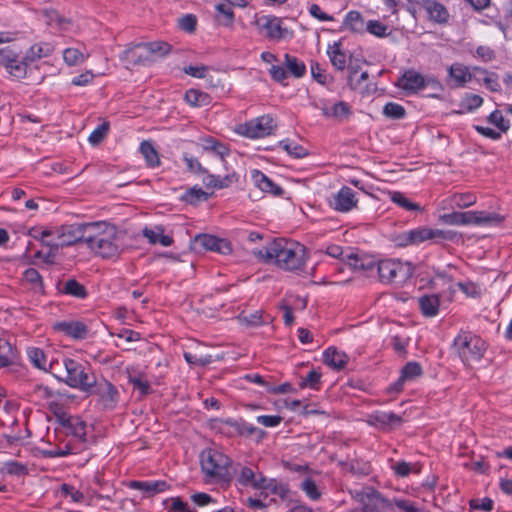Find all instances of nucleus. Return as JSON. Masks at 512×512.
Here are the masks:
<instances>
[{
    "label": "nucleus",
    "instance_id": "1",
    "mask_svg": "<svg viewBox=\"0 0 512 512\" xmlns=\"http://www.w3.org/2000/svg\"><path fill=\"white\" fill-rule=\"evenodd\" d=\"M255 255L268 264L278 268L301 274L305 271L309 254L306 247L287 239H275L255 252Z\"/></svg>",
    "mask_w": 512,
    "mask_h": 512
},
{
    "label": "nucleus",
    "instance_id": "2",
    "mask_svg": "<svg viewBox=\"0 0 512 512\" xmlns=\"http://www.w3.org/2000/svg\"><path fill=\"white\" fill-rule=\"evenodd\" d=\"M200 466L206 484H228L232 480L231 459L222 451L207 448L200 454Z\"/></svg>",
    "mask_w": 512,
    "mask_h": 512
},
{
    "label": "nucleus",
    "instance_id": "3",
    "mask_svg": "<svg viewBox=\"0 0 512 512\" xmlns=\"http://www.w3.org/2000/svg\"><path fill=\"white\" fill-rule=\"evenodd\" d=\"M454 233L428 226H419L403 231L394 237L397 246H418L424 242L439 243L441 241L453 240Z\"/></svg>",
    "mask_w": 512,
    "mask_h": 512
},
{
    "label": "nucleus",
    "instance_id": "4",
    "mask_svg": "<svg viewBox=\"0 0 512 512\" xmlns=\"http://www.w3.org/2000/svg\"><path fill=\"white\" fill-rule=\"evenodd\" d=\"M453 348L465 365L478 362L486 351L485 341L470 331H460L454 338Z\"/></svg>",
    "mask_w": 512,
    "mask_h": 512
},
{
    "label": "nucleus",
    "instance_id": "5",
    "mask_svg": "<svg viewBox=\"0 0 512 512\" xmlns=\"http://www.w3.org/2000/svg\"><path fill=\"white\" fill-rule=\"evenodd\" d=\"M159 51V42L138 43L125 49L120 55V60L126 68L130 69L138 65H147L155 61Z\"/></svg>",
    "mask_w": 512,
    "mask_h": 512
},
{
    "label": "nucleus",
    "instance_id": "6",
    "mask_svg": "<svg viewBox=\"0 0 512 512\" xmlns=\"http://www.w3.org/2000/svg\"><path fill=\"white\" fill-rule=\"evenodd\" d=\"M379 278L383 283H404L413 275V267L408 262L385 259L377 263Z\"/></svg>",
    "mask_w": 512,
    "mask_h": 512
},
{
    "label": "nucleus",
    "instance_id": "7",
    "mask_svg": "<svg viewBox=\"0 0 512 512\" xmlns=\"http://www.w3.org/2000/svg\"><path fill=\"white\" fill-rule=\"evenodd\" d=\"M65 367V383L72 387L78 388L84 392L92 390L95 384V378L88 373L86 367L78 361L66 358L63 361Z\"/></svg>",
    "mask_w": 512,
    "mask_h": 512
},
{
    "label": "nucleus",
    "instance_id": "8",
    "mask_svg": "<svg viewBox=\"0 0 512 512\" xmlns=\"http://www.w3.org/2000/svg\"><path fill=\"white\" fill-rule=\"evenodd\" d=\"M275 129L276 123L273 117L270 115H262L239 124L235 132L249 139H260L271 135Z\"/></svg>",
    "mask_w": 512,
    "mask_h": 512
},
{
    "label": "nucleus",
    "instance_id": "9",
    "mask_svg": "<svg viewBox=\"0 0 512 512\" xmlns=\"http://www.w3.org/2000/svg\"><path fill=\"white\" fill-rule=\"evenodd\" d=\"M258 32L272 41L291 39L293 32L283 26L280 18L273 15H261L255 19Z\"/></svg>",
    "mask_w": 512,
    "mask_h": 512
},
{
    "label": "nucleus",
    "instance_id": "10",
    "mask_svg": "<svg viewBox=\"0 0 512 512\" xmlns=\"http://www.w3.org/2000/svg\"><path fill=\"white\" fill-rule=\"evenodd\" d=\"M84 226L85 223H73L55 227L56 237L47 240L46 245L57 249L84 242Z\"/></svg>",
    "mask_w": 512,
    "mask_h": 512
},
{
    "label": "nucleus",
    "instance_id": "11",
    "mask_svg": "<svg viewBox=\"0 0 512 512\" xmlns=\"http://www.w3.org/2000/svg\"><path fill=\"white\" fill-rule=\"evenodd\" d=\"M433 81V78H426L417 70L410 68L401 74L395 85L407 94H415L426 88Z\"/></svg>",
    "mask_w": 512,
    "mask_h": 512
},
{
    "label": "nucleus",
    "instance_id": "12",
    "mask_svg": "<svg viewBox=\"0 0 512 512\" xmlns=\"http://www.w3.org/2000/svg\"><path fill=\"white\" fill-rule=\"evenodd\" d=\"M358 202L359 199L356 192L348 186H342L331 196L328 204L336 212L348 213L357 207Z\"/></svg>",
    "mask_w": 512,
    "mask_h": 512
},
{
    "label": "nucleus",
    "instance_id": "13",
    "mask_svg": "<svg viewBox=\"0 0 512 512\" xmlns=\"http://www.w3.org/2000/svg\"><path fill=\"white\" fill-rule=\"evenodd\" d=\"M485 212H452L440 216V221L448 225L484 224L492 221Z\"/></svg>",
    "mask_w": 512,
    "mask_h": 512
},
{
    "label": "nucleus",
    "instance_id": "14",
    "mask_svg": "<svg viewBox=\"0 0 512 512\" xmlns=\"http://www.w3.org/2000/svg\"><path fill=\"white\" fill-rule=\"evenodd\" d=\"M98 397V404L105 410H113L119 401L116 387L107 380L96 382L90 391Z\"/></svg>",
    "mask_w": 512,
    "mask_h": 512
},
{
    "label": "nucleus",
    "instance_id": "15",
    "mask_svg": "<svg viewBox=\"0 0 512 512\" xmlns=\"http://www.w3.org/2000/svg\"><path fill=\"white\" fill-rule=\"evenodd\" d=\"M194 248L217 252L227 255L232 252L231 243L224 239L210 234H199L194 238Z\"/></svg>",
    "mask_w": 512,
    "mask_h": 512
},
{
    "label": "nucleus",
    "instance_id": "16",
    "mask_svg": "<svg viewBox=\"0 0 512 512\" xmlns=\"http://www.w3.org/2000/svg\"><path fill=\"white\" fill-rule=\"evenodd\" d=\"M313 106L320 110L324 117L337 121H343L351 115V108L344 101L331 103L327 100H319L313 103Z\"/></svg>",
    "mask_w": 512,
    "mask_h": 512
},
{
    "label": "nucleus",
    "instance_id": "17",
    "mask_svg": "<svg viewBox=\"0 0 512 512\" xmlns=\"http://www.w3.org/2000/svg\"><path fill=\"white\" fill-rule=\"evenodd\" d=\"M116 229L114 225L106 221L87 222L84 226V243L89 247L98 239L107 237L110 233H115Z\"/></svg>",
    "mask_w": 512,
    "mask_h": 512
},
{
    "label": "nucleus",
    "instance_id": "18",
    "mask_svg": "<svg viewBox=\"0 0 512 512\" xmlns=\"http://www.w3.org/2000/svg\"><path fill=\"white\" fill-rule=\"evenodd\" d=\"M421 6L428 21L438 25H446L449 22L450 13L444 4L437 0H422Z\"/></svg>",
    "mask_w": 512,
    "mask_h": 512
},
{
    "label": "nucleus",
    "instance_id": "19",
    "mask_svg": "<svg viewBox=\"0 0 512 512\" xmlns=\"http://www.w3.org/2000/svg\"><path fill=\"white\" fill-rule=\"evenodd\" d=\"M448 84L452 87L463 88L471 82L473 75L469 66L455 62L448 69Z\"/></svg>",
    "mask_w": 512,
    "mask_h": 512
},
{
    "label": "nucleus",
    "instance_id": "20",
    "mask_svg": "<svg viewBox=\"0 0 512 512\" xmlns=\"http://www.w3.org/2000/svg\"><path fill=\"white\" fill-rule=\"evenodd\" d=\"M117 229L115 233L108 234L107 237H103L102 239H98L93 245L88 248L94 252L95 254L103 257V258H112L117 256L119 253V245L117 242Z\"/></svg>",
    "mask_w": 512,
    "mask_h": 512
},
{
    "label": "nucleus",
    "instance_id": "21",
    "mask_svg": "<svg viewBox=\"0 0 512 512\" xmlns=\"http://www.w3.org/2000/svg\"><path fill=\"white\" fill-rule=\"evenodd\" d=\"M199 145L203 152L219 158L222 162L226 161L231 152L227 144L211 136L200 137Z\"/></svg>",
    "mask_w": 512,
    "mask_h": 512
},
{
    "label": "nucleus",
    "instance_id": "22",
    "mask_svg": "<svg viewBox=\"0 0 512 512\" xmlns=\"http://www.w3.org/2000/svg\"><path fill=\"white\" fill-rule=\"evenodd\" d=\"M326 52L332 66L338 71H344L347 68L348 60L352 59V54L343 49L340 41L329 44Z\"/></svg>",
    "mask_w": 512,
    "mask_h": 512
},
{
    "label": "nucleus",
    "instance_id": "23",
    "mask_svg": "<svg viewBox=\"0 0 512 512\" xmlns=\"http://www.w3.org/2000/svg\"><path fill=\"white\" fill-rule=\"evenodd\" d=\"M250 176L254 186L259 188L263 193H267L272 196H281L284 193L281 186L276 184L260 170H251Z\"/></svg>",
    "mask_w": 512,
    "mask_h": 512
},
{
    "label": "nucleus",
    "instance_id": "24",
    "mask_svg": "<svg viewBox=\"0 0 512 512\" xmlns=\"http://www.w3.org/2000/svg\"><path fill=\"white\" fill-rule=\"evenodd\" d=\"M54 329L74 339H84L88 334V327L81 321L57 322Z\"/></svg>",
    "mask_w": 512,
    "mask_h": 512
},
{
    "label": "nucleus",
    "instance_id": "25",
    "mask_svg": "<svg viewBox=\"0 0 512 512\" xmlns=\"http://www.w3.org/2000/svg\"><path fill=\"white\" fill-rule=\"evenodd\" d=\"M349 361V356L334 346L328 347L323 352V362L333 370L344 369Z\"/></svg>",
    "mask_w": 512,
    "mask_h": 512
},
{
    "label": "nucleus",
    "instance_id": "26",
    "mask_svg": "<svg viewBox=\"0 0 512 512\" xmlns=\"http://www.w3.org/2000/svg\"><path fill=\"white\" fill-rule=\"evenodd\" d=\"M366 23L359 11L351 10L345 15L342 26L345 30L352 33L363 34L365 32Z\"/></svg>",
    "mask_w": 512,
    "mask_h": 512
},
{
    "label": "nucleus",
    "instance_id": "27",
    "mask_svg": "<svg viewBox=\"0 0 512 512\" xmlns=\"http://www.w3.org/2000/svg\"><path fill=\"white\" fill-rule=\"evenodd\" d=\"M261 476V472L255 471L249 466H243L237 475L236 484L245 488L250 487L257 489L258 486H260L259 478H261Z\"/></svg>",
    "mask_w": 512,
    "mask_h": 512
},
{
    "label": "nucleus",
    "instance_id": "28",
    "mask_svg": "<svg viewBox=\"0 0 512 512\" xmlns=\"http://www.w3.org/2000/svg\"><path fill=\"white\" fill-rule=\"evenodd\" d=\"M54 52V46L49 42H39L33 44L26 52L25 59L30 64L42 58L49 57Z\"/></svg>",
    "mask_w": 512,
    "mask_h": 512
},
{
    "label": "nucleus",
    "instance_id": "29",
    "mask_svg": "<svg viewBox=\"0 0 512 512\" xmlns=\"http://www.w3.org/2000/svg\"><path fill=\"white\" fill-rule=\"evenodd\" d=\"M226 424L231 426L239 435L251 437L256 436L258 439H262L265 435V432L256 426L244 421V420H226Z\"/></svg>",
    "mask_w": 512,
    "mask_h": 512
},
{
    "label": "nucleus",
    "instance_id": "30",
    "mask_svg": "<svg viewBox=\"0 0 512 512\" xmlns=\"http://www.w3.org/2000/svg\"><path fill=\"white\" fill-rule=\"evenodd\" d=\"M239 180V176L235 171H231L227 173L225 176H216L213 174H208L206 178H204V182L208 187L222 189L231 186L234 183H237Z\"/></svg>",
    "mask_w": 512,
    "mask_h": 512
},
{
    "label": "nucleus",
    "instance_id": "31",
    "mask_svg": "<svg viewBox=\"0 0 512 512\" xmlns=\"http://www.w3.org/2000/svg\"><path fill=\"white\" fill-rule=\"evenodd\" d=\"M63 426L68 428L69 432L80 441H85L86 424L84 421L77 417L63 415L61 417Z\"/></svg>",
    "mask_w": 512,
    "mask_h": 512
},
{
    "label": "nucleus",
    "instance_id": "32",
    "mask_svg": "<svg viewBox=\"0 0 512 512\" xmlns=\"http://www.w3.org/2000/svg\"><path fill=\"white\" fill-rule=\"evenodd\" d=\"M419 306L426 317H434L439 312L440 299L437 294L423 295L419 298Z\"/></svg>",
    "mask_w": 512,
    "mask_h": 512
},
{
    "label": "nucleus",
    "instance_id": "33",
    "mask_svg": "<svg viewBox=\"0 0 512 512\" xmlns=\"http://www.w3.org/2000/svg\"><path fill=\"white\" fill-rule=\"evenodd\" d=\"M184 99L190 106L196 108L208 106L212 101L208 93L194 88L186 91Z\"/></svg>",
    "mask_w": 512,
    "mask_h": 512
},
{
    "label": "nucleus",
    "instance_id": "34",
    "mask_svg": "<svg viewBox=\"0 0 512 512\" xmlns=\"http://www.w3.org/2000/svg\"><path fill=\"white\" fill-rule=\"evenodd\" d=\"M27 355L31 363L38 369L48 371L53 368L54 363L49 362L44 351L37 347L27 349Z\"/></svg>",
    "mask_w": 512,
    "mask_h": 512
},
{
    "label": "nucleus",
    "instance_id": "35",
    "mask_svg": "<svg viewBox=\"0 0 512 512\" xmlns=\"http://www.w3.org/2000/svg\"><path fill=\"white\" fill-rule=\"evenodd\" d=\"M310 72L313 80L325 87H331L334 84V77L326 71L318 62L310 63Z\"/></svg>",
    "mask_w": 512,
    "mask_h": 512
},
{
    "label": "nucleus",
    "instance_id": "36",
    "mask_svg": "<svg viewBox=\"0 0 512 512\" xmlns=\"http://www.w3.org/2000/svg\"><path fill=\"white\" fill-rule=\"evenodd\" d=\"M62 294L70 295L75 298L84 299L87 296L86 288L75 279H68L59 286Z\"/></svg>",
    "mask_w": 512,
    "mask_h": 512
},
{
    "label": "nucleus",
    "instance_id": "37",
    "mask_svg": "<svg viewBox=\"0 0 512 512\" xmlns=\"http://www.w3.org/2000/svg\"><path fill=\"white\" fill-rule=\"evenodd\" d=\"M238 319L242 324L248 327H259L272 320L269 315H264L261 310L254 311L250 314L241 313Z\"/></svg>",
    "mask_w": 512,
    "mask_h": 512
},
{
    "label": "nucleus",
    "instance_id": "38",
    "mask_svg": "<svg viewBox=\"0 0 512 512\" xmlns=\"http://www.w3.org/2000/svg\"><path fill=\"white\" fill-rule=\"evenodd\" d=\"M284 65L290 74L295 78H301L306 73L305 63L288 53L284 55Z\"/></svg>",
    "mask_w": 512,
    "mask_h": 512
},
{
    "label": "nucleus",
    "instance_id": "39",
    "mask_svg": "<svg viewBox=\"0 0 512 512\" xmlns=\"http://www.w3.org/2000/svg\"><path fill=\"white\" fill-rule=\"evenodd\" d=\"M259 485L257 490H264L267 493H272L280 496H285L287 487L279 483L276 479H268L263 474L259 478Z\"/></svg>",
    "mask_w": 512,
    "mask_h": 512
},
{
    "label": "nucleus",
    "instance_id": "40",
    "mask_svg": "<svg viewBox=\"0 0 512 512\" xmlns=\"http://www.w3.org/2000/svg\"><path fill=\"white\" fill-rule=\"evenodd\" d=\"M369 422L384 427L401 422V417L392 412L376 411L369 416Z\"/></svg>",
    "mask_w": 512,
    "mask_h": 512
},
{
    "label": "nucleus",
    "instance_id": "41",
    "mask_svg": "<svg viewBox=\"0 0 512 512\" xmlns=\"http://www.w3.org/2000/svg\"><path fill=\"white\" fill-rule=\"evenodd\" d=\"M387 506V500L377 491L367 495V502L363 505V512H382Z\"/></svg>",
    "mask_w": 512,
    "mask_h": 512
},
{
    "label": "nucleus",
    "instance_id": "42",
    "mask_svg": "<svg viewBox=\"0 0 512 512\" xmlns=\"http://www.w3.org/2000/svg\"><path fill=\"white\" fill-rule=\"evenodd\" d=\"M347 264L356 271H368L376 267V264L368 258L360 257L356 254L346 256Z\"/></svg>",
    "mask_w": 512,
    "mask_h": 512
},
{
    "label": "nucleus",
    "instance_id": "43",
    "mask_svg": "<svg viewBox=\"0 0 512 512\" xmlns=\"http://www.w3.org/2000/svg\"><path fill=\"white\" fill-rule=\"evenodd\" d=\"M483 101L484 100L480 95L466 93L460 101V108H461L460 112L461 113L473 112L482 106Z\"/></svg>",
    "mask_w": 512,
    "mask_h": 512
},
{
    "label": "nucleus",
    "instance_id": "44",
    "mask_svg": "<svg viewBox=\"0 0 512 512\" xmlns=\"http://www.w3.org/2000/svg\"><path fill=\"white\" fill-rule=\"evenodd\" d=\"M130 488L140 490L145 497H151L159 493L158 481H131Z\"/></svg>",
    "mask_w": 512,
    "mask_h": 512
},
{
    "label": "nucleus",
    "instance_id": "45",
    "mask_svg": "<svg viewBox=\"0 0 512 512\" xmlns=\"http://www.w3.org/2000/svg\"><path fill=\"white\" fill-rule=\"evenodd\" d=\"M473 71L484 75L483 83L491 92H499L501 90V85L496 73L489 72L488 70L478 66L473 67Z\"/></svg>",
    "mask_w": 512,
    "mask_h": 512
},
{
    "label": "nucleus",
    "instance_id": "46",
    "mask_svg": "<svg viewBox=\"0 0 512 512\" xmlns=\"http://www.w3.org/2000/svg\"><path fill=\"white\" fill-rule=\"evenodd\" d=\"M30 65L29 61H26L25 56L20 60L19 56L15 59V62H13L12 65L8 67V73L20 80L24 79L27 76L28 67Z\"/></svg>",
    "mask_w": 512,
    "mask_h": 512
},
{
    "label": "nucleus",
    "instance_id": "47",
    "mask_svg": "<svg viewBox=\"0 0 512 512\" xmlns=\"http://www.w3.org/2000/svg\"><path fill=\"white\" fill-rule=\"evenodd\" d=\"M14 359L15 350L11 344L5 339H0V368L11 365Z\"/></svg>",
    "mask_w": 512,
    "mask_h": 512
},
{
    "label": "nucleus",
    "instance_id": "48",
    "mask_svg": "<svg viewBox=\"0 0 512 512\" xmlns=\"http://www.w3.org/2000/svg\"><path fill=\"white\" fill-rule=\"evenodd\" d=\"M390 200L407 211H420L417 203L410 201L402 192L394 191L390 194Z\"/></svg>",
    "mask_w": 512,
    "mask_h": 512
},
{
    "label": "nucleus",
    "instance_id": "49",
    "mask_svg": "<svg viewBox=\"0 0 512 512\" xmlns=\"http://www.w3.org/2000/svg\"><path fill=\"white\" fill-rule=\"evenodd\" d=\"M280 146L285 150L289 155L295 157V158H303L305 157L308 152L305 147L300 145L299 143L290 140L285 139L280 142Z\"/></svg>",
    "mask_w": 512,
    "mask_h": 512
},
{
    "label": "nucleus",
    "instance_id": "50",
    "mask_svg": "<svg viewBox=\"0 0 512 512\" xmlns=\"http://www.w3.org/2000/svg\"><path fill=\"white\" fill-rule=\"evenodd\" d=\"M63 59L68 66H77L84 63L87 56L77 48H66L63 51Z\"/></svg>",
    "mask_w": 512,
    "mask_h": 512
},
{
    "label": "nucleus",
    "instance_id": "51",
    "mask_svg": "<svg viewBox=\"0 0 512 512\" xmlns=\"http://www.w3.org/2000/svg\"><path fill=\"white\" fill-rule=\"evenodd\" d=\"M400 375L407 382L414 381L422 375V367L415 361L408 362L402 369Z\"/></svg>",
    "mask_w": 512,
    "mask_h": 512
},
{
    "label": "nucleus",
    "instance_id": "52",
    "mask_svg": "<svg viewBox=\"0 0 512 512\" xmlns=\"http://www.w3.org/2000/svg\"><path fill=\"white\" fill-rule=\"evenodd\" d=\"M389 28L386 24L382 23L380 20H369L366 23L365 32L378 37L384 38L389 35Z\"/></svg>",
    "mask_w": 512,
    "mask_h": 512
},
{
    "label": "nucleus",
    "instance_id": "53",
    "mask_svg": "<svg viewBox=\"0 0 512 512\" xmlns=\"http://www.w3.org/2000/svg\"><path fill=\"white\" fill-rule=\"evenodd\" d=\"M321 384V373L316 370H310L306 377H302L299 382L300 388H311L313 390H319Z\"/></svg>",
    "mask_w": 512,
    "mask_h": 512
},
{
    "label": "nucleus",
    "instance_id": "54",
    "mask_svg": "<svg viewBox=\"0 0 512 512\" xmlns=\"http://www.w3.org/2000/svg\"><path fill=\"white\" fill-rule=\"evenodd\" d=\"M487 121L495 126L498 131L501 133H505L509 130L510 123L509 120H506L500 110H494L487 117Z\"/></svg>",
    "mask_w": 512,
    "mask_h": 512
},
{
    "label": "nucleus",
    "instance_id": "55",
    "mask_svg": "<svg viewBox=\"0 0 512 512\" xmlns=\"http://www.w3.org/2000/svg\"><path fill=\"white\" fill-rule=\"evenodd\" d=\"M300 488L306 496L313 501H317L321 498V491L315 481L309 477L302 481Z\"/></svg>",
    "mask_w": 512,
    "mask_h": 512
},
{
    "label": "nucleus",
    "instance_id": "56",
    "mask_svg": "<svg viewBox=\"0 0 512 512\" xmlns=\"http://www.w3.org/2000/svg\"><path fill=\"white\" fill-rule=\"evenodd\" d=\"M383 115L391 119H403L406 115V110L401 104L388 102L383 107Z\"/></svg>",
    "mask_w": 512,
    "mask_h": 512
},
{
    "label": "nucleus",
    "instance_id": "57",
    "mask_svg": "<svg viewBox=\"0 0 512 512\" xmlns=\"http://www.w3.org/2000/svg\"><path fill=\"white\" fill-rule=\"evenodd\" d=\"M140 151L147 163L151 166L158 165L159 157L158 152L149 141H143L140 145Z\"/></svg>",
    "mask_w": 512,
    "mask_h": 512
},
{
    "label": "nucleus",
    "instance_id": "58",
    "mask_svg": "<svg viewBox=\"0 0 512 512\" xmlns=\"http://www.w3.org/2000/svg\"><path fill=\"white\" fill-rule=\"evenodd\" d=\"M476 196L473 193H457L451 198L452 203L459 208H466L476 203Z\"/></svg>",
    "mask_w": 512,
    "mask_h": 512
},
{
    "label": "nucleus",
    "instance_id": "59",
    "mask_svg": "<svg viewBox=\"0 0 512 512\" xmlns=\"http://www.w3.org/2000/svg\"><path fill=\"white\" fill-rule=\"evenodd\" d=\"M183 199L190 204H196L201 201H206L208 199V193H206L201 188H191L186 191L183 196Z\"/></svg>",
    "mask_w": 512,
    "mask_h": 512
},
{
    "label": "nucleus",
    "instance_id": "60",
    "mask_svg": "<svg viewBox=\"0 0 512 512\" xmlns=\"http://www.w3.org/2000/svg\"><path fill=\"white\" fill-rule=\"evenodd\" d=\"M166 509L168 512H195L194 509L188 506L186 502H183L179 498H173L171 501H165Z\"/></svg>",
    "mask_w": 512,
    "mask_h": 512
},
{
    "label": "nucleus",
    "instance_id": "61",
    "mask_svg": "<svg viewBox=\"0 0 512 512\" xmlns=\"http://www.w3.org/2000/svg\"><path fill=\"white\" fill-rule=\"evenodd\" d=\"M216 11L218 12L220 18V21L223 25L229 26L232 24L234 19V13L232 9L227 6L226 4H217L215 6Z\"/></svg>",
    "mask_w": 512,
    "mask_h": 512
},
{
    "label": "nucleus",
    "instance_id": "62",
    "mask_svg": "<svg viewBox=\"0 0 512 512\" xmlns=\"http://www.w3.org/2000/svg\"><path fill=\"white\" fill-rule=\"evenodd\" d=\"M109 130V123L103 122L99 125L89 136L88 140L92 145L99 144L107 135Z\"/></svg>",
    "mask_w": 512,
    "mask_h": 512
},
{
    "label": "nucleus",
    "instance_id": "63",
    "mask_svg": "<svg viewBox=\"0 0 512 512\" xmlns=\"http://www.w3.org/2000/svg\"><path fill=\"white\" fill-rule=\"evenodd\" d=\"M178 27L188 33L194 32L197 19L193 14H186L177 20Z\"/></svg>",
    "mask_w": 512,
    "mask_h": 512
},
{
    "label": "nucleus",
    "instance_id": "64",
    "mask_svg": "<svg viewBox=\"0 0 512 512\" xmlns=\"http://www.w3.org/2000/svg\"><path fill=\"white\" fill-rule=\"evenodd\" d=\"M47 17V24L50 26H57L60 29H66L70 24V21L64 17H61L57 12L50 11L45 13Z\"/></svg>",
    "mask_w": 512,
    "mask_h": 512
}]
</instances>
